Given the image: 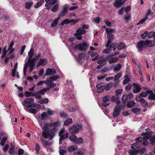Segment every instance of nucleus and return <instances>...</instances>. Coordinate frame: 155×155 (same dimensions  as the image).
<instances>
[{
  "instance_id": "nucleus-1",
  "label": "nucleus",
  "mask_w": 155,
  "mask_h": 155,
  "mask_svg": "<svg viewBox=\"0 0 155 155\" xmlns=\"http://www.w3.org/2000/svg\"><path fill=\"white\" fill-rule=\"evenodd\" d=\"M43 129L42 135L44 138L52 140L55 135V132L52 130H50L46 126H44Z\"/></svg>"
},
{
  "instance_id": "nucleus-2",
  "label": "nucleus",
  "mask_w": 155,
  "mask_h": 155,
  "mask_svg": "<svg viewBox=\"0 0 155 155\" xmlns=\"http://www.w3.org/2000/svg\"><path fill=\"white\" fill-rule=\"evenodd\" d=\"M71 47L75 50L79 49L80 51H83L86 50L88 47V45L85 42H83L78 45L73 43L71 45Z\"/></svg>"
},
{
  "instance_id": "nucleus-3",
  "label": "nucleus",
  "mask_w": 155,
  "mask_h": 155,
  "mask_svg": "<svg viewBox=\"0 0 155 155\" xmlns=\"http://www.w3.org/2000/svg\"><path fill=\"white\" fill-rule=\"evenodd\" d=\"M34 51H33V49L32 48H31L28 53V56H29V59L28 61V62H26L25 63V65L24 67L23 73L25 75H26V72L27 69V68L28 67L29 65V61L32 57L34 55Z\"/></svg>"
},
{
  "instance_id": "nucleus-4",
  "label": "nucleus",
  "mask_w": 155,
  "mask_h": 155,
  "mask_svg": "<svg viewBox=\"0 0 155 155\" xmlns=\"http://www.w3.org/2000/svg\"><path fill=\"white\" fill-rule=\"evenodd\" d=\"M82 128L81 125L78 124H75L73 126L69 128L68 130L69 132L72 134L78 133L79 130Z\"/></svg>"
},
{
  "instance_id": "nucleus-5",
  "label": "nucleus",
  "mask_w": 155,
  "mask_h": 155,
  "mask_svg": "<svg viewBox=\"0 0 155 155\" xmlns=\"http://www.w3.org/2000/svg\"><path fill=\"white\" fill-rule=\"evenodd\" d=\"M34 99L33 98H27L22 102L24 106L27 107H35L36 105L34 104Z\"/></svg>"
},
{
  "instance_id": "nucleus-6",
  "label": "nucleus",
  "mask_w": 155,
  "mask_h": 155,
  "mask_svg": "<svg viewBox=\"0 0 155 155\" xmlns=\"http://www.w3.org/2000/svg\"><path fill=\"white\" fill-rule=\"evenodd\" d=\"M132 150H130L129 151V153L130 155H136L139 151L138 148L139 145L136 143L132 144L131 146Z\"/></svg>"
},
{
  "instance_id": "nucleus-7",
  "label": "nucleus",
  "mask_w": 155,
  "mask_h": 155,
  "mask_svg": "<svg viewBox=\"0 0 155 155\" xmlns=\"http://www.w3.org/2000/svg\"><path fill=\"white\" fill-rule=\"evenodd\" d=\"M86 31L82 28H79L74 34V35L76 36V38L78 40H81L82 39V34H84Z\"/></svg>"
},
{
  "instance_id": "nucleus-8",
  "label": "nucleus",
  "mask_w": 155,
  "mask_h": 155,
  "mask_svg": "<svg viewBox=\"0 0 155 155\" xmlns=\"http://www.w3.org/2000/svg\"><path fill=\"white\" fill-rule=\"evenodd\" d=\"M78 21V19L74 20H70L68 19H67L63 20L61 23V25H63L65 24H68L71 23V25H74Z\"/></svg>"
},
{
  "instance_id": "nucleus-9",
  "label": "nucleus",
  "mask_w": 155,
  "mask_h": 155,
  "mask_svg": "<svg viewBox=\"0 0 155 155\" xmlns=\"http://www.w3.org/2000/svg\"><path fill=\"white\" fill-rule=\"evenodd\" d=\"M127 0H115L113 4L114 6L117 8H119Z\"/></svg>"
},
{
  "instance_id": "nucleus-10",
  "label": "nucleus",
  "mask_w": 155,
  "mask_h": 155,
  "mask_svg": "<svg viewBox=\"0 0 155 155\" xmlns=\"http://www.w3.org/2000/svg\"><path fill=\"white\" fill-rule=\"evenodd\" d=\"M110 96H106L104 97L103 98V103L102 105L104 107H107L110 103Z\"/></svg>"
},
{
  "instance_id": "nucleus-11",
  "label": "nucleus",
  "mask_w": 155,
  "mask_h": 155,
  "mask_svg": "<svg viewBox=\"0 0 155 155\" xmlns=\"http://www.w3.org/2000/svg\"><path fill=\"white\" fill-rule=\"evenodd\" d=\"M137 48L139 52L143 51V48L146 47L145 41H141L137 43Z\"/></svg>"
},
{
  "instance_id": "nucleus-12",
  "label": "nucleus",
  "mask_w": 155,
  "mask_h": 155,
  "mask_svg": "<svg viewBox=\"0 0 155 155\" xmlns=\"http://www.w3.org/2000/svg\"><path fill=\"white\" fill-rule=\"evenodd\" d=\"M133 97V94L131 93H129L128 94H124L121 98L122 101L125 102L127 101L128 99H130Z\"/></svg>"
},
{
  "instance_id": "nucleus-13",
  "label": "nucleus",
  "mask_w": 155,
  "mask_h": 155,
  "mask_svg": "<svg viewBox=\"0 0 155 155\" xmlns=\"http://www.w3.org/2000/svg\"><path fill=\"white\" fill-rule=\"evenodd\" d=\"M56 73V71L53 68H48L46 71V72L44 74V77L43 78H45V76L48 75H53L55 74Z\"/></svg>"
},
{
  "instance_id": "nucleus-14",
  "label": "nucleus",
  "mask_w": 155,
  "mask_h": 155,
  "mask_svg": "<svg viewBox=\"0 0 155 155\" xmlns=\"http://www.w3.org/2000/svg\"><path fill=\"white\" fill-rule=\"evenodd\" d=\"M108 38L107 43L105 45L106 47L109 46L111 43L113 41L114 39V36L112 34H108L107 35Z\"/></svg>"
},
{
  "instance_id": "nucleus-15",
  "label": "nucleus",
  "mask_w": 155,
  "mask_h": 155,
  "mask_svg": "<svg viewBox=\"0 0 155 155\" xmlns=\"http://www.w3.org/2000/svg\"><path fill=\"white\" fill-rule=\"evenodd\" d=\"M133 85L134 88L133 92L134 93H137L139 92L141 89L140 85L139 84L133 83Z\"/></svg>"
},
{
  "instance_id": "nucleus-16",
  "label": "nucleus",
  "mask_w": 155,
  "mask_h": 155,
  "mask_svg": "<svg viewBox=\"0 0 155 155\" xmlns=\"http://www.w3.org/2000/svg\"><path fill=\"white\" fill-rule=\"evenodd\" d=\"M47 63V60L46 59H41L37 65L36 67L38 68L40 66H42L46 65Z\"/></svg>"
},
{
  "instance_id": "nucleus-17",
  "label": "nucleus",
  "mask_w": 155,
  "mask_h": 155,
  "mask_svg": "<svg viewBox=\"0 0 155 155\" xmlns=\"http://www.w3.org/2000/svg\"><path fill=\"white\" fill-rule=\"evenodd\" d=\"M68 6L67 5H63V8L60 14L61 16H64L66 15V13L68 11Z\"/></svg>"
},
{
  "instance_id": "nucleus-18",
  "label": "nucleus",
  "mask_w": 155,
  "mask_h": 155,
  "mask_svg": "<svg viewBox=\"0 0 155 155\" xmlns=\"http://www.w3.org/2000/svg\"><path fill=\"white\" fill-rule=\"evenodd\" d=\"M25 109L27 111L33 114H36L37 111L33 107H25Z\"/></svg>"
},
{
  "instance_id": "nucleus-19",
  "label": "nucleus",
  "mask_w": 155,
  "mask_h": 155,
  "mask_svg": "<svg viewBox=\"0 0 155 155\" xmlns=\"http://www.w3.org/2000/svg\"><path fill=\"white\" fill-rule=\"evenodd\" d=\"M146 47H151L155 44L154 41L147 40L144 41Z\"/></svg>"
},
{
  "instance_id": "nucleus-20",
  "label": "nucleus",
  "mask_w": 155,
  "mask_h": 155,
  "mask_svg": "<svg viewBox=\"0 0 155 155\" xmlns=\"http://www.w3.org/2000/svg\"><path fill=\"white\" fill-rule=\"evenodd\" d=\"M37 93L36 91L29 92L28 91H26L25 92V94L26 97H28L31 96H35L37 94Z\"/></svg>"
},
{
  "instance_id": "nucleus-21",
  "label": "nucleus",
  "mask_w": 155,
  "mask_h": 155,
  "mask_svg": "<svg viewBox=\"0 0 155 155\" xmlns=\"http://www.w3.org/2000/svg\"><path fill=\"white\" fill-rule=\"evenodd\" d=\"M97 88L98 89L97 92L98 93H101L104 90V87L103 84L102 83H100L96 86Z\"/></svg>"
},
{
  "instance_id": "nucleus-22",
  "label": "nucleus",
  "mask_w": 155,
  "mask_h": 155,
  "mask_svg": "<svg viewBox=\"0 0 155 155\" xmlns=\"http://www.w3.org/2000/svg\"><path fill=\"white\" fill-rule=\"evenodd\" d=\"M149 138V136H146L142 137H138L136 139L135 141L137 143H140L142 142L143 140H147Z\"/></svg>"
},
{
  "instance_id": "nucleus-23",
  "label": "nucleus",
  "mask_w": 155,
  "mask_h": 155,
  "mask_svg": "<svg viewBox=\"0 0 155 155\" xmlns=\"http://www.w3.org/2000/svg\"><path fill=\"white\" fill-rule=\"evenodd\" d=\"M78 147L77 145H74L69 147L68 149V151L69 152H72L78 149Z\"/></svg>"
},
{
  "instance_id": "nucleus-24",
  "label": "nucleus",
  "mask_w": 155,
  "mask_h": 155,
  "mask_svg": "<svg viewBox=\"0 0 155 155\" xmlns=\"http://www.w3.org/2000/svg\"><path fill=\"white\" fill-rule=\"evenodd\" d=\"M120 108L119 107H115L113 113V116L114 117L118 116L120 114Z\"/></svg>"
},
{
  "instance_id": "nucleus-25",
  "label": "nucleus",
  "mask_w": 155,
  "mask_h": 155,
  "mask_svg": "<svg viewBox=\"0 0 155 155\" xmlns=\"http://www.w3.org/2000/svg\"><path fill=\"white\" fill-rule=\"evenodd\" d=\"M69 132H67L64 134L61 135L59 139V143H61V142L62 140L67 138L69 136Z\"/></svg>"
},
{
  "instance_id": "nucleus-26",
  "label": "nucleus",
  "mask_w": 155,
  "mask_h": 155,
  "mask_svg": "<svg viewBox=\"0 0 155 155\" xmlns=\"http://www.w3.org/2000/svg\"><path fill=\"white\" fill-rule=\"evenodd\" d=\"M41 143L43 144V146L44 147H46L47 146H49L52 144V143L48 142L47 141L43 139L41 140Z\"/></svg>"
},
{
  "instance_id": "nucleus-27",
  "label": "nucleus",
  "mask_w": 155,
  "mask_h": 155,
  "mask_svg": "<svg viewBox=\"0 0 155 155\" xmlns=\"http://www.w3.org/2000/svg\"><path fill=\"white\" fill-rule=\"evenodd\" d=\"M106 59L102 57L99 58V60L97 61V63L99 64H101L104 65L105 64Z\"/></svg>"
},
{
  "instance_id": "nucleus-28",
  "label": "nucleus",
  "mask_w": 155,
  "mask_h": 155,
  "mask_svg": "<svg viewBox=\"0 0 155 155\" xmlns=\"http://www.w3.org/2000/svg\"><path fill=\"white\" fill-rule=\"evenodd\" d=\"M85 150L82 149L78 151L75 152L74 153V155H84L85 154Z\"/></svg>"
},
{
  "instance_id": "nucleus-29",
  "label": "nucleus",
  "mask_w": 155,
  "mask_h": 155,
  "mask_svg": "<svg viewBox=\"0 0 155 155\" xmlns=\"http://www.w3.org/2000/svg\"><path fill=\"white\" fill-rule=\"evenodd\" d=\"M97 53L96 52H93L91 54V58H93L91 60L92 61H94L97 60L99 58V55H97Z\"/></svg>"
},
{
  "instance_id": "nucleus-30",
  "label": "nucleus",
  "mask_w": 155,
  "mask_h": 155,
  "mask_svg": "<svg viewBox=\"0 0 155 155\" xmlns=\"http://www.w3.org/2000/svg\"><path fill=\"white\" fill-rule=\"evenodd\" d=\"M49 90V88L48 87H47L46 88H44L39 91H36V92H37V94H39L41 95H44L45 92Z\"/></svg>"
},
{
  "instance_id": "nucleus-31",
  "label": "nucleus",
  "mask_w": 155,
  "mask_h": 155,
  "mask_svg": "<svg viewBox=\"0 0 155 155\" xmlns=\"http://www.w3.org/2000/svg\"><path fill=\"white\" fill-rule=\"evenodd\" d=\"M60 18V17H57V18H56V19H54L52 23V24L51 25V27H55V26H56L57 25V24L58 23V22L59 21V20Z\"/></svg>"
},
{
  "instance_id": "nucleus-32",
  "label": "nucleus",
  "mask_w": 155,
  "mask_h": 155,
  "mask_svg": "<svg viewBox=\"0 0 155 155\" xmlns=\"http://www.w3.org/2000/svg\"><path fill=\"white\" fill-rule=\"evenodd\" d=\"M153 92L151 90H148L146 92H143L140 94V96L143 97H146L148 94H150Z\"/></svg>"
},
{
  "instance_id": "nucleus-33",
  "label": "nucleus",
  "mask_w": 155,
  "mask_h": 155,
  "mask_svg": "<svg viewBox=\"0 0 155 155\" xmlns=\"http://www.w3.org/2000/svg\"><path fill=\"white\" fill-rule=\"evenodd\" d=\"M153 14V12L150 9H149L147 11V14L145 15V17H147V18L148 19L149 17H151Z\"/></svg>"
},
{
  "instance_id": "nucleus-34",
  "label": "nucleus",
  "mask_w": 155,
  "mask_h": 155,
  "mask_svg": "<svg viewBox=\"0 0 155 155\" xmlns=\"http://www.w3.org/2000/svg\"><path fill=\"white\" fill-rule=\"evenodd\" d=\"M44 2V0H41L40 1L38 2L34 5V7L36 8H37L39 7Z\"/></svg>"
},
{
  "instance_id": "nucleus-35",
  "label": "nucleus",
  "mask_w": 155,
  "mask_h": 155,
  "mask_svg": "<svg viewBox=\"0 0 155 155\" xmlns=\"http://www.w3.org/2000/svg\"><path fill=\"white\" fill-rule=\"evenodd\" d=\"M72 121V119L71 118H69L64 122V126H67L71 123Z\"/></svg>"
},
{
  "instance_id": "nucleus-36",
  "label": "nucleus",
  "mask_w": 155,
  "mask_h": 155,
  "mask_svg": "<svg viewBox=\"0 0 155 155\" xmlns=\"http://www.w3.org/2000/svg\"><path fill=\"white\" fill-rule=\"evenodd\" d=\"M125 45L122 43H120L118 45L117 48L118 50H122L125 48Z\"/></svg>"
},
{
  "instance_id": "nucleus-37",
  "label": "nucleus",
  "mask_w": 155,
  "mask_h": 155,
  "mask_svg": "<svg viewBox=\"0 0 155 155\" xmlns=\"http://www.w3.org/2000/svg\"><path fill=\"white\" fill-rule=\"evenodd\" d=\"M124 78L125 79L123 81V83L124 84H127L129 82L130 79L128 78L127 75L124 76Z\"/></svg>"
},
{
  "instance_id": "nucleus-38",
  "label": "nucleus",
  "mask_w": 155,
  "mask_h": 155,
  "mask_svg": "<svg viewBox=\"0 0 155 155\" xmlns=\"http://www.w3.org/2000/svg\"><path fill=\"white\" fill-rule=\"evenodd\" d=\"M60 124V123L58 122H56L54 123H51L50 124L48 125V126H53L54 127H57Z\"/></svg>"
},
{
  "instance_id": "nucleus-39",
  "label": "nucleus",
  "mask_w": 155,
  "mask_h": 155,
  "mask_svg": "<svg viewBox=\"0 0 155 155\" xmlns=\"http://www.w3.org/2000/svg\"><path fill=\"white\" fill-rule=\"evenodd\" d=\"M121 67V65L120 64H117L114 68L113 70L114 71H119Z\"/></svg>"
},
{
  "instance_id": "nucleus-40",
  "label": "nucleus",
  "mask_w": 155,
  "mask_h": 155,
  "mask_svg": "<svg viewBox=\"0 0 155 155\" xmlns=\"http://www.w3.org/2000/svg\"><path fill=\"white\" fill-rule=\"evenodd\" d=\"M49 100L48 98H45L42 99L40 100L39 101V103L41 104H47L48 103Z\"/></svg>"
},
{
  "instance_id": "nucleus-41",
  "label": "nucleus",
  "mask_w": 155,
  "mask_h": 155,
  "mask_svg": "<svg viewBox=\"0 0 155 155\" xmlns=\"http://www.w3.org/2000/svg\"><path fill=\"white\" fill-rule=\"evenodd\" d=\"M48 116V115L46 112H44L41 115V119L42 120H44Z\"/></svg>"
},
{
  "instance_id": "nucleus-42",
  "label": "nucleus",
  "mask_w": 155,
  "mask_h": 155,
  "mask_svg": "<svg viewBox=\"0 0 155 155\" xmlns=\"http://www.w3.org/2000/svg\"><path fill=\"white\" fill-rule=\"evenodd\" d=\"M122 74L121 73H119L116 74L114 77V81H118L117 80L121 77Z\"/></svg>"
},
{
  "instance_id": "nucleus-43",
  "label": "nucleus",
  "mask_w": 155,
  "mask_h": 155,
  "mask_svg": "<svg viewBox=\"0 0 155 155\" xmlns=\"http://www.w3.org/2000/svg\"><path fill=\"white\" fill-rule=\"evenodd\" d=\"M136 104L134 101H129L127 104V107H133Z\"/></svg>"
},
{
  "instance_id": "nucleus-44",
  "label": "nucleus",
  "mask_w": 155,
  "mask_h": 155,
  "mask_svg": "<svg viewBox=\"0 0 155 155\" xmlns=\"http://www.w3.org/2000/svg\"><path fill=\"white\" fill-rule=\"evenodd\" d=\"M114 31V30L113 28H106V34H112L111 33L113 32Z\"/></svg>"
},
{
  "instance_id": "nucleus-45",
  "label": "nucleus",
  "mask_w": 155,
  "mask_h": 155,
  "mask_svg": "<svg viewBox=\"0 0 155 155\" xmlns=\"http://www.w3.org/2000/svg\"><path fill=\"white\" fill-rule=\"evenodd\" d=\"M77 136L75 135H73L69 137L70 140L73 142H75Z\"/></svg>"
},
{
  "instance_id": "nucleus-46",
  "label": "nucleus",
  "mask_w": 155,
  "mask_h": 155,
  "mask_svg": "<svg viewBox=\"0 0 155 155\" xmlns=\"http://www.w3.org/2000/svg\"><path fill=\"white\" fill-rule=\"evenodd\" d=\"M112 86L113 85L112 84V83L110 82L107 84L106 85L104 86V87L107 90H108L110 89Z\"/></svg>"
},
{
  "instance_id": "nucleus-47",
  "label": "nucleus",
  "mask_w": 155,
  "mask_h": 155,
  "mask_svg": "<svg viewBox=\"0 0 155 155\" xmlns=\"http://www.w3.org/2000/svg\"><path fill=\"white\" fill-rule=\"evenodd\" d=\"M83 140L81 137L77 138L76 137L75 143H83Z\"/></svg>"
},
{
  "instance_id": "nucleus-48",
  "label": "nucleus",
  "mask_w": 155,
  "mask_h": 155,
  "mask_svg": "<svg viewBox=\"0 0 155 155\" xmlns=\"http://www.w3.org/2000/svg\"><path fill=\"white\" fill-rule=\"evenodd\" d=\"M119 60V59L118 58H114L110 60L109 62L110 64L113 63Z\"/></svg>"
},
{
  "instance_id": "nucleus-49",
  "label": "nucleus",
  "mask_w": 155,
  "mask_h": 155,
  "mask_svg": "<svg viewBox=\"0 0 155 155\" xmlns=\"http://www.w3.org/2000/svg\"><path fill=\"white\" fill-rule=\"evenodd\" d=\"M123 91V90L122 89H119L115 91V93L116 95L118 96L121 94Z\"/></svg>"
},
{
  "instance_id": "nucleus-50",
  "label": "nucleus",
  "mask_w": 155,
  "mask_h": 155,
  "mask_svg": "<svg viewBox=\"0 0 155 155\" xmlns=\"http://www.w3.org/2000/svg\"><path fill=\"white\" fill-rule=\"evenodd\" d=\"M132 112L135 113H139L141 110L140 108H138L137 107L133 108L132 109Z\"/></svg>"
},
{
  "instance_id": "nucleus-51",
  "label": "nucleus",
  "mask_w": 155,
  "mask_h": 155,
  "mask_svg": "<svg viewBox=\"0 0 155 155\" xmlns=\"http://www.w3.org/2000/svg\"><path fill=\"white\" fill-rule=\"evenodd\" d=\"M58 0H45L46 2H47L49 4L52 5L55 3Z\"/></svg>"
},
{
  "instance_id": "nucleus-52",
  "label": "nucleus",
  "mask_w": 155,
  "mask_h": 155,
  "mask_svg": "<svg viewBox=\"0 0 155 155\" xmlns=\"http://www.w3.org/2000/svg\"><path fill=\"white\" fill-rule=\"evenodd\" d=\"M58 8V5H56L54 6L51 8V11L53 12H55L57 11Z\"/></svg>"
},
{
  "instance_id": "nucleus-53",
  "label": "nucleus",
  "mask_w": 155,
  "mask_h": 155,
  "mask_svg": "<svg viewBox=\"0 0 155 155\" xmlns=\"http://www.w3.org/2000/svg\"><path fill=\"white\" fill-rule=\"evenodd\" d=\"M7 138L5 137H3L0 143V144L2 146H3L4 145L6 141L7 140Z\"/></svg>"
},
{
  "instance_id": "nucleus-54",
  "label": "nucleus",
  "mask_w": 155,
  "mask_h": 155,
  "mask_svg": "<svg viewBox=\"0 0 155 155\" xmlns=\"http://www.w3.org/2000/svg\"><path fill=\"white\" fill-rule=\"evenodd\" d=\"M117 44L116 43L114 42L110 46V48L111 49H113V50H114L116 48L117 46Z\"/></svg>"
},
{
  "instance_id": "nucleus-55",
  "label": "nucleus",
  "mask_w": 155,
  "mask_h": 155,
  "mask_svg": "<svg viewBox=\"0 0 155 155\" xmlns=\"http://www.w3.org/2000/svg\"><path fill=\"white\" fill-rule=\"evenodd\" d=\"M120 83V81H116L114 83H112V84L113 85V86L114 87L116 88L117 86L119 85Z\"/></svg>"
},
{
  "instance_id": "nucleus-56",
  "label": "nucleus",
  "mask_w": 155,
  "mask_h": 155,
  "mask_svg": "<svg viewBox=\"0 0 155 155\" xmlns=\"http://www.w3.org/2000/svg\"><path fill=\"white\" fill-rule=\"evenodd\" d=\"M59 78V76L58 75H54L50 77L51 81H54Z\"/></svg>"
},
{
  "instance_id": "nucleus-57",
  "label": "nucleus",
  "mask_w": 155,
  "mask_h": 155,
  "mask_svg": "<svg viewBox=\"0 0 155 155\" xmlns=\"http://www.w3.org/2000/svg\"><path fill=\"white\" fill-rule=\"evenodd\" d=\"M150 95L148 96V98L150 99L155 100V94H153V92L150 94Z\"/></svg>"
},
{
  "instance_id": "nucleus-58",
  "label": "nucleus",
  "mask_w": 155,
  "mask_h": 155,
  "mask_svg": "<svg viewBox=\"0 0 155 155\" xmlns=\"http://www.w3.org/2000/svg\"><path fill=\"white\" fill-rule=\"evenodd\" d=\"M59 153L60 155H64L66 153L67 151L64 150L60 149L59 150Z\"/></svg>"
},
{
  "instance_id": "nucleus-59",
  "label": "nucleus",
  "mask_w": 155,
  "mask_h": 155,
  "mask_svg": "<svg viewBox=\"0 0 155 155\" xmlns=\"http://www.w3.org/2000/svg\"><path fill=\"white\" fill-rule=\"evenodd\" d=\"M124 8H121L119 9V10L117 12L118 14L120 15H122L123 14L124 12Z\"/></svg>"
},
{
  "instance_id": "nucleus-60",
  "label": "nucleus",
  "mask_w": 155,
  "mask_h": 155,
  "mask_svg": "<svg viewBox=\"0 0 155 155\" xmlns=\"http://www.w3.org/2000/svg\"><path fill=\"white\" fill-rule=\"evenodd\" d=\"M14 147L13 146H11L9 150V152L10 154H12L14 153Z\"/></svg>"
},
{
  "instance_id": "nucleus-61",
  "label": "nucleus",
  "mask_w": 155,
  "mask_h": 155,
  "mask_svg": "<svg viewBox=\"0 0 155 155\" xmlns=\"http://www.w3.org/2000/svg\"><path fill=\"white\" fill-rule=\"evenodd\" d=\"M130 14L128 13H127L124 15V18L126 20H128L130 18Z\"/></svg>"
},
{
  "instance_id": "nucleus-62",
  "label": "nucleus",
  "mask_w": 155,
  "mask_h": 155,
  "mask_svg": "<svg viewBox=\"0 0 155 155\" xmlns=\"http://www.w3.org/2000/svg\"><path fill=\"white\" fill-rule=\"evenodd\" d=\"M149 140L152 144H155V136L152 137H151L150 139Z\"/></svg>"
},
{
  "instance_id": "nucleus-63",
  "label": "nucleus",
  "mask_w": 155,
  "mask_h": 155,
  "mask_svg": "<svg viewBox=\"0 0 155 155\" xmlns=\"http://www.w3.org/2000/svg\"><path fill=\"white\" fill-rule=\"evenodd\" d=\"M60 115L62 117L67 118L68 117V115L64 112L60 113Z\"/></svg>"
},
{
  "instance_id": "nucleus-64",
  "label": "nucleus",
  "mask_w": 155,
  "mask_h": 155,
  "mask_svg": "<svg viewBox=\"0 0 155 155\" xmlns=\"http://www.w3.org/2000/svg\"><path fill=\"white\" fill-rule=\"evenodd\" d=\"M147 20V17H145L143 18L140 20L137 24L140 25L142 24Z\"/></svg>"
}]
</instances>
